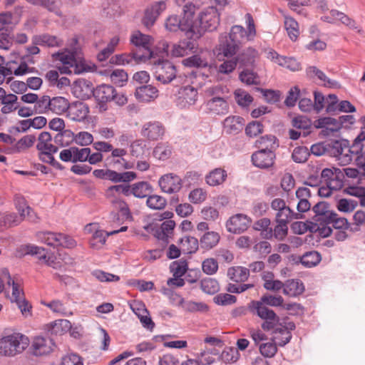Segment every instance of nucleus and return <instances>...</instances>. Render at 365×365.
I'll use <instances>...</instances> for the list:
<instances>
[{"instance_id":"1","label":"nucleus","mask_w":365,"mask_h":365,"mask_svg":"<svg viewBox=\"0 0 365 365\" xmlns=\"http://www.w3.org/2000/svg\"><path fill=\"white\" fill-rule=\"evenodd\" d=\"M54 61H59L61 66L58 70L61 73L66 74H81L94 70V65H88L84 58L80 56L79 50L77 48L71 49L64 48L51 55Z\"/></svg>"},{"instance_id":"2","label":"nucleus","mask_w":365,"mask_h":365,"mask_svg":"<svg viewBox=\"0 0 365 365\" xmlns=\"http://www.w3.org/2000/svg\"><path fill=\"white\" fill-rule=\"evenodd\" d=\"M220 24V14L215 6H210L199 11L192 29L191 39H199L206 31H213Z\"/></svg>"},{"instance_id":"3","label":"nucleus","mask_w":365,"mask_h":365,"mask_svg":"<svg viewBox=\"0 0 365 365\" xmlns=\"http://www.w3.org/2000/svg\"><path fill=\"white\" fill-rule=\"evenodd\" d=\"M315 95V109L317 113L324 108L328 113H336L339 111L345 113H352L356 110L355 107L348 101H341L338 103V98L334 93H329L327 97H324L322 93H314Z\"/></svg>"},{"instance_id":"4","label":"nucleus","mask_w":365,"mask_h":365,"mask_svg":"<svg viewBox=\"0 0 365 365\" xmlns=\"http://www.w3.org/2000/svg\"><path fill=\"white\" fill-rule=\"evenodd\" d=\"M312 211L315 215L313 217L311 232L317 233L322 237H329L332 232V229L326 226V222L333 216V212L329 210V205L325 202H319L313 207Z\"/></svg>"},{"instance_id":"5","label":"nucleus","mask_w":365,"mask_h":365,"mask_svg":"<svg viewBox=\"0 0 365 365\" xmlns=\"http://www.w3.org/2000/svg\"><path fill=\"white\" fill-rule=\"evenodd\" d=\"M30 58L29 56L15 58L14 60L9 61L4 65V58L0 56V76H1L0 81H2L6 76L10 75L18 76L33 73L35 68L29 67L26 64V59L29 61Z\"/></svg>"},{"instance_id":"6","label":"nucleus","mask_w":365,"mask_h":365,"mask_svg":"<svg viewBox=\"0 0 365 365\" xmlns=\"http://www.w3.org/2000/svg\"><path fill=\"white\" fill-rule=\"evenodd\" d=\"M29 343V339L21 334L6 336L0 341V354L14 356L25 350Z\"/></svg>"},{"instance_id":"7","label":"nucleus","mask_w":365,"mask_h":365,"mask_svg":"<svg viewBox=\"0 0 365 365\" xmlns=\"http://www.w3.org/2000/svg\"><path fill=\"white\" fill-rule=\"evenodd\" d=\"M247 30L240 25L233 26L227 37L240 46L241 44L252 41L256 36V29L252 16L250 14H246Z\"/></svg>"},{"instance_id":"8","label":"nucleus","mask_w":365,"mask_h":365,"mask_svg":"<svg viewBox=\"0 0 365 365\" xmlns=\"http://www.w3.org/2000/svg\"><path fill=\"white\" fill-rule=\"evenodd\" d=\"M353 151L352 145L349 146L345 140H334L328 145L329 155L335 158L341 165H349L352 161Z\"/></svg>"},{"instance_id":"9","label":"nucleus","mask_w":365,"mask_h":365,"mask_svg":"<svg viewBox=\"0 0 365 365\" xmlns=\"http://www.w3.org/2000/svg\"><path fill=\"white\" fill-rule=\"evenodd\" d=\"M37 238L41 242L53 247H62L72 249L77 245L76 240L71 237L58 232H40L37 234Z\"/></svg>"},{"instance_id":"10","label":"nucleus","mask_w":365,"mask_h":365,"mask_svg":"<svg viewBox=\"0 0 365 365\" xmlns=\"http://www.w3.org/2000/svg\"><path fill=\"white\" fill-rule=\"evenodd\" d=\"M2 275L7 279V284L12 286V294L11 297V302L16 303L21 314L28 317L31 315V306L29 304L24 297L23 290L20 288L19 284L16 283L12 279L7 269H2Z\"/></svg>"},{"instance_id":"11","label":"nucleus","mask_w":365,"mask_h":365,"mask_svg":"<svg viewBox=\"0 0 365 365\" xmlns=\"http://www.w3.org/2000/svg\"><path fill=\"white\" fill-rule=\"evenodd\" d=\"M155 78L163 84H167L175 78V66L168 60H153Z\"/></svg>"},{"instance_id":"12","label":"nucleus","mask_w":365,"mask_h":365,"mask_svg":"<svg viewBox=\"0 0 365 365\" xmlns=\"http://www.w3.org/2000/svg\"><path fill=\"white\" fill-rule=\"evenodd\" d=\"M271 207L277 212L275 216L276 221L289 222L292 219L298 220L302 218V214L296 213L292 211L282 199H274L271 202Z\"/></svg>"},{"instance_id":"13","label":"nucleus","mask_w":365,"mask_h":365,"mask_svg":"<svg viewBox=\"0 0 365 365\" xmlns=\"http://www.w3.org/2000/svg\"><path fill=\"white\" fill-rule=\"evenodd\" d=\"M251 222V218L247 215L238 213L228 219L226 222V228L230 233L240 234L249 228Z\"/></svg>"},{"instance_id":"14","label":"nucleus","mask_w":365,"mask_h":365,"mask_svg":"<svg viewBox=\"0 0 365 365\" xmlns=\"http://www.w3.org/2000/svg\"><path fill=\"white\" fill-rule=\"evenodd\" d=\"M265 53L268 59L280 66L284 67L293 72L298 71L300 69V64L292 57L281 56L272 48L266 50Z\"/></svg>"},{"instance_id":"15","label":"nucleus","mask_w":365,"mask_h":365,"mask_svg":"<svg viewBox=\"0 0 365 365\" xmlns=\"http://www.w3.org/2000/svg\"><path fill=\"white\" fill-rule=\"evenodd\" d=\"M165 131V128L160 122L148 121L142 125L140 135L148 140L154 141L161 139Z\"/></svg>"},{"instance_id":"16","label":"nucleus","mask_w":365,"mask_h":365,"mask_svg":"<svg viewBox=\"0 0 365 365\" xmlns=\"http://www.w3.org/2000/svg\"><path fill=\"white\" fill-rule=\"evenodd\" d=\"M306 74L311 79L316 78L319 81L320 83L327 88L341 89V85L338 81L328 78L322 71L316 66H308L306 69Z\"/></svg>"},{"instance_id":"17","label":"nucleus","mask_w":365,"mask_h":365,"mask_svg":"<svg viewBox=\"0 0 365 365\" xmlns=\"http://www.w3.org/2000/svg\"><path fill=\"white\" fill-rule=\"evenodd\" d=\"M181 178L175 174L168 173L160 177L158 185L163 192L174 193L178 192L182 187Z\"/></svg>"},{"instance_id":"18","label":"nucleus","mask_w":365,"mask_h":365,"mask_svg":"<svg viewBox=\"0 0 365 365\" xmlns=\"http://www.w3.org/2000/svg\"><path fill=\"white\" fill-rule=\"evenodd\" d=\"M166 3L165 1H160L153 3L148 7L143 19V24L150 28L153 26L158 16L166 9Z\"/></svg>"},{"instance_id":"19","label":"nucleus","mask_w":365,"mask_h":365,"mask_svg":"<svg viewBox=\"0 0 365 365\" xmlns=\"http://www.w3.org/2000/svg\"><path fill=\"white\" fill-rule=\"evenodd\" d=\"M364 140L365 136L361 133L352 144V149H354L353 158H354L355 164L362 171V175L365 178V148L361 143Z\"/></svg>"},{"instance_id":"20","label":"nucleus","mask_w":365,"mask_h":365,"mask_svg":"<svg viewBox=\"0 0 365 365\" xmlns=\"http://www.w3.org/2000/svg\"><path fill=\"white\" fill-rule=\"evenodd\" d=\"M116 185L110 186L106 191L107 199L113 205H115L120 209L123 217L126 219L130 218L131 215L128 205L120 198L118 191L115 190Z\"/></svg>"},{"instance_id":"21","label":"nucleus","mask_w":365,"mask_h":365,"mask_svg":"<svg viewBox=\"0 0 365 365\" xmlns=\"http://www.w3.org/2000/svg\"><path fill=\"white\" fill-rule=\"evenodd\" d=\"M223 130L228 135H237L245 125V120L239 115H230L222 122Z\"/></svg>"},{"instance_id":"22","label":"nucleus","mask_w":365,"mask_h":365,"mask_svg":"<svg viewBox=\"0 0 365 365\" xmlns=\"http://www.w3.org/2000/svg\"><path fill=\"white\" fill-rule=\"evenodd\" d=\"M54 344L49 337L36 336L32 342L33 353L36 356L49 354L53 350Z\"/></svg>"},{"instance_id":"23","label":"nucleus","mask_w":365,"mask_h":365,"mask_svg":"<svg viewBox=\"0 0 365 365\" xmlns=\"http://www.w3.org/2000/svg\"><path fill=\"white\" fill-rule=\"evenodd\" d=\"M17 0H6V6H9L14 4ZM27 2L36 6H41L47 9L50 12H53L57 16H61V12L59 9V0H26Z\"/></svg>"},{"instance_id":"24","label":"nucleus","mask_w":365,"mask_h":365,"mask_svg":"<svg viewBox=\"0 0 365 365\" xmlns=\"http://www.w3.org/2000/svg\"><path fill=\"white\" fill-rule=\"evenodd\" d=\"M200 11V4L197 3L189 1L182 6V19L184 21V26H187L191 31L197 17L195 14Z\"/></svg>"},{"instance_id":"25","label":"nucleus","mask_w":365,"mask_h":365,"mask_svg":"<svg viewBox=\"0 0 365 365\" xmlns=\"http://www.w3.org/2000/svg\"><path fill=\"white\" fill-rule=\"evenodd\" d=\"M165 29L171 32H176L179 30L183 31L186 36L191 39L192 31L187 26H184V21L177 15L169 16L165 23Z\"/></svg>"},{"instance_id":"26","label":"nucleus","mask_w":365,"mask_h":365,"mask_svg":"<svg viewBox=\"0 0 365 365\" xmlns=\"http://www.w3.org/2000/svg\"><path fill=\"white\" fill-rule=\"evenodd\" d=\"M275 155L274 152L257 151L252 155V161L255 166L267 168L274 164Z\"/></svg>"},{"instance_id":"27","label":"nucleus","mask_w":365,"mask_h":365,"mask_svg":"<svg viewBox=\"0 0 365 365\" xmlns=\"http://www.w3.org/2000/svg\"><path fill=\"white\" fill-rule=\"evenodd\" d=\"M206 106L210 112L217 115H225L229 111V105L227 101L220 96H212L207 100Z\"/></svg>"},{"instance_id":"28","label":"nucleus","mask_w":365,"mask_h":365,"mask_svg":"<svg viewBox=\"0 0 365 365\" xmlns=\"http://www.w3.org/2000/svg\"><path fill=\"white\" fill-rule=\"evenodd\" d=\"M148 57V56L140 55L138 53H123L113 56L110 61L118 65L135 64L145 61Z\"/></svg>"},{"instance_id":"29","label":"nucleus","mask_w":365,"mask_h":365,"mask_svg":"<svg viewBox=\"0 0 365 365\" xmlns=\"http://www.w3.org/2000/svg\"><path fill=\"white\" fill-rule=\"evenodd\" d=\"M240 46L231 41L226 34L220 36L219 50L225 57H232L239 50Z\"/></svg>"},{"instance_id":"30","label":"nucleus","mask_w":365,"mask_h":365,"mask_svg":"<svg viewBox=\"0 0 365 365\" xmlns=\"http://www.w3.org/2000/svg\"><path fill=\"white\" fill-rule=\"evenodd\" d=\"M32 43L43 46L60 47L63 46V41L56 36L46 34L34 36L32 38Z\"/></svg>"},{"instance_id":"31","label":"nucleus","mask_w":365,"mask_h":365,"mask_svg":"<svg viewBox=\"0 0 365 365\" xmlns=\"http://www.w3.org/2000/svg\"><path fill=\"white\" fill-rule=\"evenodd\" d=\"M68 110L71 118L76 121L85 120L89 112L88 106L80 101H76L70 105Z\"/></svg>"},{"instance_id":"32","label":"nucleus","mask_w":365,"mask_h":365,"mask_svg":"<svg viewBox=\"0 0 365 365\" xmlns=\"http://www.w3.org/2000/svg\"><path fill=\"white\" fill-rule=\"evenodd\" d=\"M304 286L303 283L298 279L287 280L284 284L283 293L289 297H297L303 293Z\"/></svg>"},{"instance_id":"33","label":"nucleus","mask_w":365,"mask_h":365,"mask_svg":"<svg viewBox=\"0 0 365 365\" xmlns=\"http://www.w3.org/2000/svg\"><path fill=\"white\" fill-rule=\"evenodd\" d=\"M258 56L256 49L249 47L236 56V59L240 66H253L255 58Z\"/></svg>"},{"instance_id":"34","label":"nucleus","mask_w":365,"mask_h":365,"mask_svg":"<svg viewBox=\"0 0 365 365\" xmlns=\"http://www.w3.org/2000/svg\"><path fill=\"white\" fill-rule=\"evenodd\" d=\"M151 39L150 36L143 34L139 31H134L130 36L131 43L137 47L143 48L149 56L152 54L149 49Z\"/></svg>"},{"instance_id":"35","label":"nucleus","mask_w":365,"mask_h":365,"mask_svg":"<svg viewBox=\"0 0 365 365\" xmlns=\"http://www.w3.org/2000/svg\"><path fill=\"white\" fill-rule=\"evenodd\" d=\"M251 309L254 313L263 320L273 319L278 317L273 310L267 307L262 302H252Z\"/></svg>"},{"instance_id":"36","label":"nucleus","mask_w":365,"mask_h":365,"mask_svg":"<svg viewBox=\"0 0 365 365\" xmlns=\"http://www.w3.org/2000/svg\"><path fill=\"white\" fill-rule=\"evenodd\" d=\"M195 48L194 42L190 40H183L173 46L172 55L175 57H182L187 55Z\"/></svg>"},{"instance_id":"37","label":"nucleus","mask_w":365,"mask_h":365,"mask_svg":"<svg viewBox=\"0 0 365 365\" xmlns=\"http://www.w3.org/2000/svg\"><path fill=\"white\" fill-rule=\"evenodd\" d=\"M341 123L336 119L330 117L319 118L316 122V127L324 128L327 130V134L333 133L334 135L341 128Z\"/></svg>"},{"instance_id":"38","label":"nucleus","mask_w":365,"mask_h":365,"mask_svg":"<svg viewBox=\"0 0 365 365\" xmlns=\"http://www.w3.org/2000/svg\"><path fill=\"white\" fill-rule=\"evenodd\" d=\"M255 145L259 148L258 151L274 152L278 147L276 138L274 135H264L258 139Z\"/></svg>"},{"instance_id":"39","label":"nucleus","mask_w":365,"mask_h":365,"mask_svg":"<svg viewBox=\"0 0 365 365\" xmlns=\"http://www.w3.org/2000/svg\"><path fill=\"white\" fill-rule=\"evenodd\" d=\"M47 105L48 108L56 113H62L67 111L70 106L66 98L60 96L48 99Z\"/></svg>"},{"instance_id":"40","label":"nucleus","mask_w":365,"mask_h":365,"mask_svg":"<svg viewBox=\"0 0 365 365\" xmlns=\"http://www.w3.org/2000/svg\"><path fill=\"white\" fill-rule=\"evenodd\" d=\"M220 239V235L213 231L205 233L200 240L201 248L209 250L215 247L219 242Z\"/></svg>"},{"instance_id":"41","label":"nucleus","mask_w":365,"mask_h":365,"mask_svg":"<svg viewBox=\"0 0 365 365\" xmlns=\"http://www.w3.org/2000/svg\"><path fill=\"white\" fill-rule=\"evenodd\" d=\"M229 278L236 282H245L250 276V269L244 267H233L227 270Z\"/></svg>"},{"instance_id":"42","label":"nucleus","mask_w":365,"mask_h":365,"mask_svg":"<svg viewBox=\"0 0 365 365\" xmlns=\"http://www.w3.org/2000/svg\"><path fill=\"white\" fill-rule=\"evenodd\" d=\"M76 96L77 98H81L83 99L91 98L93 96L95 100L98 102L100 110H106V103L111 101V95L105 96L106 93H76Z\"/></svg>"},{"instance_id":"43","label":"nucleus","mask_w":365,"mask_h":365,"mask_svg":"<svg viewBox=\"0 0 365 365\" xmlns=\"http://www.w3.org/2000/svg\"><path fill=\"white\" fill-rule=\"evenodd\" d=\"M4 95L0 96V101L4 106L1 108L3 113H9L14 110H16L17 106V96L13 93H4Z\"/></svg>"},{"instance_id":"44","label":"nucleus","mask_w":365,"mask_h":365,"mask_svg":"<svg viewBox=\"0 0 365 365\" xmlns=\"http://www.w3.org/2000/svg\"><path fill=\"white\" fill-rule=\"evenodd\" d=\"M175 96L177 106L185 108L195 104L197 99V93H177Z\"/></svg>"},{"instance_id":"45","label":"nucleus","mask_w":365,"mask_h":365,"mask_svg":"<svg viewBox=\"0 0 365 365\" xmlns=\"http://www.w3.org/2000/svg\"><path fill=\"white\" fill-rule=\"evenodd\" d=\"M239 79L247 86L258 85L260 83L259 75L250 68L243 69L239 74Z\"/></svg>"},{"instance_id":"46","label":"nucleus","mask_w":365,"mask_h":365,"mask_svg":"<svg viewBox=\"0 0 365 365\" xmlns=\"http://www.w3.org/2000/svg\"><path fill=\"white\" fill-rule=\"evenodd\" d=\"M284 27L287 34L292 41H295L299 35V24L292 17L287 15H284Z\"/></svg>"},{"instance_id":"47","label":"nucleus","mask_w":365,"mask_h":365,"mask_svg":"<svg viewBox=\"0 0 365 365\" xmlns=\"http://www.w3.org/2000/svg\"><path fill=\"white\" fill-rule=\"evenodd\" d=\"M133 79L136 83H139L140 86L137 88L138 89H148V91H158V90L153 86V85H146L150 80V75L147 71H142L139 72H136L133 77Z\"/></svg>"},{"instance_id":"48","label":"nucleus","mask_w":365,"mask_h":365,"mask_svg":"<svg viewBox=\"0 0 365 365\" xmlns=\"http://www.w3.org/2000/svg\"><path fill=\"white\" fill-rule=\"evenodd\" d=\"M227 177L226 171L221 168H216L206 176V182L210 186L222 184Z\"/></svg>"},{"instance_id":"49","label":"nucleus","mask_w":365,"mask_h":365,"mask_svg":"<svg viewBox=\"0 0 365 365\" xmlns=\"http://www.w3.org/2000/svg\"><path fill=\"white\" fill-rule=\"evenodd\" d=\"M199 244L197 239L191 236H186L180 240V249L187 254L195 252Z\"/></svg>"},{"instance_id":"50","label":"nucleus","mask_w":365,"mask_h":365,"mask_svg":"<svg viewBox=\"0 0 365 365\" xmlns=\"http://www.w3.org/2000/svg\"><path fill=\"white\" fill-rule=\"evenodd\" d=\"M36 148L38 150L57 151L58 148L51 143V135L48 132H42L38 136Z\"/></svg>"},{"instance_id":"51","label":"nucleus","mask_w":365,"mask_h":365,"mask_svg":"<svg viewBox=\"0 0 365 365\" xmlns=\"http://www.w3.org/2000/svg\"><path fill=\"white\" fill-rule=\"evenodd\" d=\"M16 208L19 212L20 216L25 218L26 216L30 220H33V210L26 205V200L21 196H16L14 199Z\"/></svg>"},{"instance_id":"52","label":"nucleus","mask_w":365,"mask_h":365,"mask_svg":"<svg viewBox=\"0 0 365 365\" xmlns=\"http://www.w3.org/2000/svg\"><path fill=\"white\" fill-rule=\"evenodd\" d=\"M133 195L138 198L145 197L152 192V186L148 182L141 181L132 185Z\"/></svg>"},{"instance_id":"53","label":"nucleus","mask_w":365,"mask_h":365,"mask_svg":"<svg viewBox=\"0 0 365 365\" xmlns=\"http://www.w3.org/2000/svg\"><path fill=\"white\" fill-rule=\"evenodd\" d=\"M111 154L106 157L105 161L106 165H113L118 163H122L125 161L123 156L127 154V150L124 148H113L110 150Z\"/></svg>"},{"instance_id":"54","label":"nucleus","mask_w":365,"mask_h":365,"mask_svg":"<svg viewBox=\"0 0 365 365\" xmlns=\"http://www.w3.org/2000/svg\"><path fill=\"white\" fill-rule=\"evenodd\" d=\"M200 288L203 292L208 294H214L220 290L218 282L210 277H206L201 280Z\"/></svg>"},{"instance_id":"55","label":"nucleus","mask_w":365,"mask_h":365,"mask_svg":"<svg viewBox=\"0 0 365 365\" xmlns=\"http://www.w3.org/2000/svg\"><path fill=\"white\" fill-rule=\"evenodd\" d=\"M322 259L321 255L317 251L305 253L301 257V263L307 267H312L318 264Z\"/></svg>"},{"instance_id":"56","label":"nucleus","mask_w":365,"mask_h":365,"mask_svg":"<svg viewBox=\"0 0 365 365\" xmlns=\"http://www.w3.org/2000/svg\"><path fill=\"white\" fill-rule=\"evenodd\" d=\"M183 64L187 67L206 68L209 66L207 58L200 56L194 55L182 61Z\"/></svg>"},{"instance_id":"57","label":"nucleus","mask_w":365,"mask_h":365,"mask_svg":"<svg viewBox=\"0 0 365 365\" xmlns=\"http://www.w3.org/2000/svg\"><path fill=\"white\" fill-rule=\"evenodd\" d=\"M331 217L329 219L328 222H326V226L334 227L336 230H347L349 227V223L346 218L338 217L337 214L332 212Z\"/></svg>"},{"instance_id":"58","label":"nucleus","mask_w":365,"mask_h":365,"mask_svg":"<svg viewBox=\"0 0 365 365\" xmlns=\"http://www.w3.org/2000/svg\"><path fill=\"white\" fill-rule=\"evenodd\" d=\"M108 232L103 230L96 231L90 240L91 247L94 249L101 248L105 244L106 237L109 236L107 235Z\"/></svg>"},{"instance_id":"59","label":"nucleus","mask_w":365,"mask_h":365,"mask_svg":"<svg viewBox=\"0 0 365 365\" xmlns=\"http://www.w3.org/2000/svg\"><path fill=\"white\" fill-rule=\"evenodd\" d=\"M25 255H37L40 260L46 261L48 256L45 252V249L34 245H27L23 247Z\"/></svg>"},{"instance_id":"60","label":"nucleus","mask_w":365,"mask_h":365,"mask_svg":"<svg viewBox=\"0 0 365 365\" xmlns=\"http://www.w3.org/2000/svg\"><path fill=\"white\" fill-rule=\"evenodd\" d=\"M146 204L151 209L162 210L165 207L167 201L162 196L153 195L148 197Z\"/></svg>"},{"instance_id":"61","label":"nucleus","mask_w":365,"mask_h":365,"mask_svg":"<svg viewBox=\"0 0 365 365\" xmlns=\"http://www.w3.org/2000/svg\"><path fill=\"white\" fill-rule=\"evenodd\" d=\"M172 150L168 145L160 143L158 144L153 150V155L162 160H165L170 158L171 155Z\"/></svg>"},{"instance_id":"62","label":"nucleus","mask_w":365,"mask_h":365,"mask_svg":"<svg viewBox=\"0 0 365 365\" xmlns=\"http://www.w3.org/2000/svg\"><path fill=\"white\" fill-rule=\"evenodd\" d=\"M218 352L215 349L205 350L197 354V360L200 365H210L215 361L212 355H217Z\"/></svg>"},{"instance_id":"63","label":"nucleus","mask_w":365,"mask_h":365,"mask_svg":"<svg viewBox=\"0 0 365 365\" xmlns=\"http://www.w3.org/2000/svg\"><path fill=\"white\" fill-rule=\"evenodd\" d=\"M238 358L239 353L237 349L232 347L225 348L220 355L221 360L226 364L235 362Z\"/></svg>"},{"instance_id":"64","label":"nucleus","mask_w":365,"mask_h":365,"mask_svg":"<svg viewBox=\"0 0 365 365\" xmlns=\"http://www.w3.org/2000/svg\"><path fill=\"white\" fill-rule=\"evenodd\" d=\"M173 277H182L187 269V264L185 261H175L170 266Z\"/></svg>"}]
</instances>
